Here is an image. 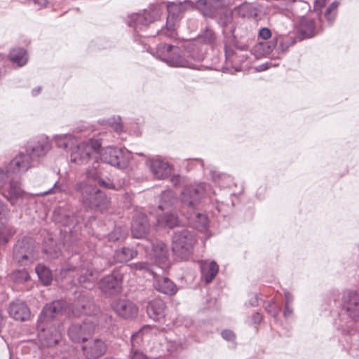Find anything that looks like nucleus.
I'll list each match as a JSON object with an SVG mask.
<instances>
[{"label": "nucleus", "mask_w": 359, "mask_h": 359, "mask_svg": "<svg viewBox=\"0 0 359 359\" xmlns=\"http://www.w3.org/2000/svg\"><path fill=\"white\" fill-rule=\"evenodd\" d=\"M65 309L66 304L62 300L53 301L44 306L37 322L40 330L38 337L42 346H54L60 341L63 328L59 317Z\"/></svg>", "instance_id": "f257e3e1"}, {"label": "nucleus", "mask_w": 359, "mask_h": 359, "mask_svg": "<svg viewBox=\"0 0 359 359\" xmlns=\"http://www.w3.org/2000/svg\"><path fill=\"white\" fill-rule=\"evenodd\" d=\"M51 144L45 135L36 137L29 141L26 145L25 153L20 152L8 165V172H25L37 163L39 158L46 155L50 150Z\"/></svg>", "instance_id": "f03ea898"}, {"label": "nucleus", "mask_w": 359, "mask_h": 359, "mask_svg": "<svg viewBox=\"0 0 359 359\" xmlns=\"http://www.w3.org/2000/svg\"><path fill=\"white\" fill-rule=\"evenodd\" d=\"M187 51L182 50L178 46L163 43L157 47L156 56L170 67L196 69L189 58L201 60L202 56L194 54L187 55Z\"/></svg>", "instance_id": "7ed1b4c3"}, {"label": "nucleus", "mask_w": 359, "mask_h": 359, "mask_svg": "<svg viewBox=\"0 0 359 359\" xmlns=\"http://www.w3.org/2000/svg\"><path fill=\"white\" fill-rule=\"evenodd\" d=\"M76 191L79 194L81 201L86 207L103 210L109 205V201L106 194L95 185L81 182L76 185Z\"/></svg>", "instance_id": "20e7f679"}, {"label": "nucleus", "mask_w": 359, "mask_h": 359, "mask_svg": "<svg viewBox=\"0 0 359 359\" xmlns=\"http://www.w3.org/2000/svg\"><path fill=\"white\" fill-rule=\"evenodd\" d=\"M196 242L193 231L187 229L176 230L172 236V250L177 257L186 260L192 254Z\"/></svg>", "instance_id": "39448f33"}, {"label": "nucleus", "mask_w": 359, "mask_h": 359, "mask_svg": "<svg viewBox=\"0 0 359 359\" xmlns=\"http://www.w3.org/2000/svg\"><path fill=\"white\" fill-rule=\"evenodd\" d=\"M101 143L98 140L90 139L76 145L71 153V161L77 165H84L99 158Z\"/></svg>", "instance_id": "423d86ee"}, {"label": "nucleus", "mask_w": 359, "mask_h": 359, "mask_svg": "<svg viewBox=\"0 0 359 359\" xmlns=\"http://www.w3.org/2000/svg\"><path fill=\"white\" fill-rule=\"evenodd\" d=\"M61 274L65 277L76 278L79 285L88 290L94 287L97 279V272L91 268L88 263L79 267L67 266L62 269Z\"/></svg>", "instance_id": "0eeeda50"}, {"label": "nucleus", "mask_w": 359, "mask_h": 359, "mask_svg": "<svg viewBox=\"0 0 359 359\" xmlns=\"http://www.w3.org/2000/svg\"><path fill=\"white\" fill-rule=\"evenodd\" d=\"M37 255L33 240L25 237L18 240L13 247V259L21 266H27L36 259Z\"/></svg>", "instance_id": "6e6552de"}, {"label": "nucleus", "mask_w": 359, "mask_h": 359, "mask_svg": "<svg viewBox=\"0 0 359 359\" xmlns=\"http://www.w3.org/2000/svg\"><path fill=\"white\" fill-rule=\"evenodd\" d=\"M176 202L174 194L170 191H163L161 195V201L158 209L162 214H158L156 219L157 224L159 226L172 228L178 224L177 217L169 212V208Z\"/></svg>", "instance_id": "1a4fd4ad"}, {"label": "nucleus", "mask_w": 359, "mask_h": 359, "mask_svg": "<svg viewBox=\"0 0 359 359\" xmlns=\"http://www.w3.org/2000/svg\"><path fill=\"white\" fill-rule=\"evenodd\" d=\"M131 159V153L126 149L112 147L105 148L100 154L99 160L118 169H126Z\"/></svg>", "instance_id": "9d476101"}, {"label": "nucleus", "mask_w": 359, "mask_h": 359, "mask_svg": "<svg viewBox=\"0 0 359 359\" xmlns=\"http://www.w3.org/2000/svg\"><path fill=\"white\" fill-rule=\"evenodd\" d=\"M210 186L205 183L190 185L184 189L181 194V201L187 206V210L196 208L201 200L208 194Z\"/></svg>", "instance_id": "9b49d317"}, {"label": "nucleus", "mask_w": 359, "mask_h": 359, "mask_svg": "<svg viewBox=\"0 0 359 359\" xmlns=\"http://www.w3.org/2000/svg\"><path fill=\"white\" fill-rule=\"evenodd\" d=\"M95 330V323L89 318L82 323H74L68 329L69 339L76 343L85 341Z\"/></svg>", "instance_id": "f8f14e48"}, {"label": "nucleus", "mask_w": 359, "mask_h": 359, "mask_svg": "<svg viewBox=\"0 0 359 359\" xmlns=\"http://www.w3.org/2000/svg\"><path fill=\"white\" fill-rule=\"evenodd\" d=\"M159 17L160 13L157 8L145 10L142 13L132 14L129 16L127 22L128 26L133 27L135 32H139L158 20Z\"/></svg>", "instance_id": "ddd939ff"}, {"label": "nucleus", "mask_w": 359, "mask_h": 359, "mask_svg": "<svg viewBox=\"0 0 359 359\" xmlns=\"http://www.w3.org/2000/svg\"><path fill=\"white\" fill-rule=\"evenodd\" d=\"M342 310L351 319V323L359 320V295L355 291L346 290L341 297Z\"/></svg>", "instance_id": "4468645a"}, {"label": "nucleus", "mask_w": 359, "mask_h": 359, "mask_svg": "<svg viewBox=\"0 0 359 359\" xmlns=\"http://www.w3.org/2000/svg\"><path fill=\"white\" fill-rule=\"evenodd\" d=\"M82 352L85 359H98L107 351L106 341L100 338H92L83 341Z\"/></svg>", "instance_id": "2eb2a0df"}, {"label": "nucleus", "mask_w": 359, "mask_h": 359, "mask_svg": "<svg viewBox=\"0 0 359 359\" xmlns=\"http://www.w3.org/2000/svg\"><path fill=\"white\" fill-rule=\"evenodd\" d=\"M166 27L158 32V34L165 35L170 38L175 36V25L182 18V6L170 3L167 6Z\"/></svg>", "instance_id": "dca6fc26"}, {"label": "nucleus", "mask_w": 359, "mask_h": 359, "mask_svg": "<svg viewBox=\"0 0 359 359\" xmlns=\"http://www.w3.org/2000/svg\"><path fill=\"white\" fill-rule=\"evenodd\" d=\"M111 308L119 317L131 320L137 316L138 307L132 301L127 299H118L113 302Z\"/></svg>", "instance_id": "f3484780"}, {"label": "nucleus", "mask_w": 359, "mask_h": 359, "mask_svg": "<svg viewBox=\"0 0 359 359\" xmlns=\"http://www.w3.org/2000/svg\"><path fill=\"white\" fill-rule=\"evenodd\" d=\"M98 286L107 295L117 294L122 288V276L119 273L107 275L99 281Z\"/></svg>", "instance_id": "a211bd4d"}, {"label": "nucleus", "mask_w": 359, "mask_h": 359, "mask_svg": "<svg viewBox=\"0 0 359 359\" xmlns=\"http://www.w3.org/2000/svg\"><path fill=\"white\" fill-rule=\"evenodd\" d=\"M147 164L154 177L156 179L163 180L171 175L172 165L159 157L149 159Z\"/></svg>", "instance_id": "6ab92c4d"}, {"label": "nucleus", "mask_w": 359, "mask_h": 359, "mask_svg": "<svg viewBox=\"0 0 359 359\" xmlns=\"http://www.w3.org/2000/svg\"><path fill=\"white\" fill-rule=\"evenodd\" d=\"M165 304L160 298L150 300L146 306L147 313L151 319L156 322L163 323L165 317Z\"/></svg>", "instance_id": "aec40b11"}, {"label": "nucleus", "mask_w": 359, "mask_h": 359, "mask_svg": "<svg viewBox=\"0 0 359 359\" xmlns=\"http://www.w3.org/2000/svg\"><path fill=\"white\" fill-rule=\"evenodd\" d=\"M150 225L144 214H139L133 217L131 224V233L133 238H144L149 231Z\"/></svg>", "instance_id": "412c9836"}, {"label": "nucleus", "mask_w": 359, "mask_h": 359, "mask_svg": "<svg viewBox=\"0 0 359 359\" xmlns=\"http://www.w3.org/2000/svg\"><path fill=\"white\" fill-rule=\"evenodd\" d=\"M186 217L189 224L197 229L200 231H205L208 227V216L196 208H192L191 210H186Z\"/></svg>", "instance_id": "4be33fe9"}, {"label": "nucleus", "mask_w": 359, "mask_h": 359, "mask_svg": "<svg viewBox=\"0 0 359 359\" xmlns=\"http://www.w3.org/2000/svg\"><path fill=\"white\" fill-rule=\"evenodd\" d=\"M317 34L315 21L308 17L302 18L297 27V36L299 40L314 36Z\"/></svg>", "instance_id": "5701e85b"}, {"label": "nucleus", "mask_w": 359, "mask_h": 359, "mask_svg": "<svg viewBox=\"0 0 359 359\" xmlns=\"http://www.w3.org/2000/svg\"><path fill=\"white\" fill-rule=\"evenodd\" d=\"M9 316L19 321H26L30 317V311L25 303L17 300L10 304L8 307Z\"/></svg>", "instance_id": "b1692460"}, {"label": "nucleus", "mask_w": 359, "mask_h": 359, "mask_svg": "<svg viewBox=\"0 0 359 359\" xmlns=\"http://www.w3.org/2000/svg\"><path fill=\"white\" fill-rule=\"evenodd\" d=\"M53 219L64 226L69 227L70 231L72 226L78 222L74 213L64 208H57L54 210Z\"/></svg>", "instance_id": "393cba45"}, {"label": "nucleus", "mask_w": 359, "mask_h": 359, "mask_svg": "<svg viewBox=\"0 0 359 359\" xmlns=\"http://www.w3.org/2000/svg\"><path fill=\"white\" fill-rule=\"evenodd\" d=\"M154 278V287L159 292L172 296L177 292V285L168 278L156 274Z\"/></svg>", "instance_id": "a878e982"}, {"label": "nucleus", "mask_w": 359, "mask_h": 359, "mask_svg": "<svg viewBox=\"0 0 359 359\" xmlns=\"http://www.w3.org/2000/svg\"><path fill=\"white\" fill-rule=\"evenodd\" d=\"M152 255L157 264L165 267L168 261V250L166 245L162 241L151 243Z\"/></svg>", "instance_id": "bb28decb"}, {"label": "nucleus", "mask_w": 359, "mask_h": 359, "mask_svg": "<svg viewBox=\"0 0 359 359\" xmlns=\"http://www.w3.org/2000/svg\"><path fill=\"white\" fill-rule=\"evenodd\" d=\"M194 6L206 18L213 19L217 15V9L210 0H197L194 3Z\"/></svg>", "instance_id": "cd10ccee"}, {"label": "nucleus", "mask_w": 359, "mask_h": 359, "mask_svg": "<svg viewBox=\"0 0 359 359\" xmlns=\"http://www.w3.org/2000/svg\"><path fill=\"white\" fill-rule=\"evenodd\" d=\"M235 11L242 18H256L258 17L260 10L255 4L245 2L236 7Z\"/></svg>", "instance_id": "c85d7f7f"}, {"label": "nucleus", "mask_w": 359, "mask_h": 359, "mask_svg": "<svg viewBox=\"0 0 359 359\" xmlns=\"http://www.w3.org/2000/svg\"><path fill=\"white\" fill-rule=\"evenodd\" d=\"M219 267L217 264L212 261L205 262L201 264V274L206 283H210L215 278L218 273Z\"/></svg>", "instance_id": "c756f323"}, {"label": "nucleus", "mask_w": 359, "mask_h": 359, "mask_svg": "<svg viewBox=\"0 0 359 359\" xmlns=\"http://www.w3.org/2000/svg\"><path fill=\"white\" fill-rule=\"evenodd\" d=\"M275 48V39H273V40L269 41H266L257 43L254 46L252 51L254 52L256 57H258L271 54Z\"/></svg>", "instance_id": "7c9ffc66"}, {"label": "nucleus", "mask_w": 359, "mask_h": 359, "mask_svg": "<svg viewBox=\"0 0 359 359\" xmlns=\"http://www.w3.org/2000/svg\"><path fill=\"white\" fill-rule=\"evenodd\" d=\"M137 255V250L133 248L123 247L115 251L114 259L115 262L125 263L133 259Z\"/></svg>", "instance_id": "2f4dec72"}, {"label": "nucleus", "mask_w": 359, "mask_h": 359, "mask_svg": "<svg viewBox=\"0 0 359 359\" xmlns=\"http://www.w3.org/2000/svg\"><path fill=\"white\" fill-rule=\"evenodd\" d=\"M9 58L13 63L19 67H22L27 62V53L22 48H13L9 53Z\"/></svg>", "instance_id": "473e14b6"}, {"label": "nucleus", "mask_w": 359, "mask_h": 359, "mask_svg": "<svg viewBox=\"0 0 359 359\" xmlns=\"http://www.w3.org/2000/svg\"><path fill=\"white\" fill-rule=\"evenodd\" d=\"M53 140L56 146L63 149L71 148L76 142V138L71 134L56 135Z\"/></svg>", "instance_id": "72a5a7b5"}, {"label": "nucleus", "mask_w": 359, "mask_h": 359, "mask_svg": "<svg viewBox=\"0 0 359 359\" xmlns=\"http://www.w3.org/2000/svg\"><path fill=\"white\" fill-rule=\"evenodd\" d=\"M102 170L103 167L99 158L95 159L92 161V166L86 170V177L89 180L97 182L103 175Z\"/></svg>", "instance_id": "f704fd0d"}, {"label": "nucleus", "mask_w": 359, "mask_h": 359, "mask_svg": "<svg viewBox=\"0 0 359 359\" xmlns=\"http://www.w3.org/2000/svg\"><path fill=\"white\" fill-rule=\"evenodd\" d=\"M36 273L39 278L46 285L50 284L52 281V273L48 268L45 265L38 264L35 268Z\"/></svg>", "instance_id": "c9c22d12"}, {"label": "nucleus", "mask_w": 359, "mask_h": 359, "mask_svg": "<svg viewBox=\"0 0 359 359\" xmlns=\"http://www.w3.org/2000/svg\"><path fill=\"white\" fill-rule=\"evenodd\" d=\"M275 39L276 47L279 53L285 52L288 48L292 46L295 41L289 36H278Z\"/></svg>", "instance_id": "e433bc0d"}, {"label": "nucleus", "mask_w": 359, "mask_h": 359, "mask_svg": "<svg viewBox=\"0 0 359 359\" xmlns=\"http://www.w3.org/2000/svg\"><path fill=\"white\" fill-rule=\"evenodd\" d=\"M128 231L126 227L116 226L114 230L107 236L109 241H118L126 238Z\"/></svg>", "instance_id": "4c0bfd02"}, {"label": "nucleus", "mask_w": 359, "mask_h": 359, "mask_svg": "<svg viewBox=\"0 0 359 359\" xmlns=\"http://www.w3.org/2000/svg\"><path fill=\"white\" fill-rule=\"evenodd\" d=\"M339 6V2L334 1L332 2L326 9L325 12L324 17L327 21L329 25H332L334 22L337 13V8Z\"/></svg>", "instance_id": "58836bf2"}, {"label": "nucleus", "mask_w": 359, "mask_h": 359, "mask_svg": "<svg viewBox=\"0 0 359 359\" xmlns=\"http://www.w3.org/2000/svg\"><path fill=\"white\" fill-rule=\"evenodd\" d=\"M199 37L205 43L212 45L215 41L216 34L212 29L206 27L204 31L201 32Z\"/></svg>", "instance_id": "ea45409f"}, {"label": "nucleus", "mask_w": 359, "mask_h": 359, "mask_svg": "<svg viewBox=\"0 0 359 359\" xmlns=\"http://www.w3.org/2000/svg\"><path fill=\"white\" fill-rule=\"evenodd\" d=\"M12 278L17 283H22L29 279V275L26 269L17 270L13 273Z\"/></svg>", "instance_id": "a19ab883"}, {"label": "nucleus", "mask_w": 359, "mask_h": 359, "mask_svg": "<svg viewBox=\"0 0 359 359\" xmlns=\"http://www.w3.org/2000/svg\"><path fill=\"white\" fill-rule=\"evenodd\" d=\"M232 19L233 15L231 12L224 11L219 15L217 22L220 26L225 27L231 22Z\"/></svg>", "instance_id": "79ce46f5"}, {"label": "nucleus", "mask_w": 359, "mask_h": 359, "mask_svg": "<svg viewBox=\"0 0 359 359\" xmlns=\"http://www.w3.org/2000/svg\"><path fill=\"white\" fill-rule=\"evenodd\" d=\"M133 268L135 270L148 271L151 274H152L154 277V276L156 275V273L154 271L152 266L146 262H140L134 263Z\"/></svg>", "instance_id": "37998d69"}, {"label": "nucleus", "mask_w": 359, "mask_h": 359, "mask_svg": "<svg viewBox=\"0 0 359 359\" xmlns=\"http://www.w3.org/2000/svg\"><path fill=\"white\" fill-rule=\"evenodd\" d=\"M65 186L63 184L56 182L55 183L54 186L50 189L48 191H45L43 193H41L37 194L38 196H46L48 194H57L61 193L62 191H65Z\"/></svg>", "instance_id": "c03bdc74"}, {"label": "nucleus", "mask_w": 359, "mask_h": 359, "mask_svg": "<svg viewBox=\"0 0 359 359\" xmlns=\"http://www.w3.org/2000/svg\"><path fill=\"white\" fill-rule=\"evenodd\" d=\"M264 307L266 312L272 317L276 318L278 316L280 309L274 303L269 302L266 303Z\"/></svg>", "instance_id": "a18cd8bd"}, {"label": "nucleus", "mask_w": 359, "mask_h": 359, "mask_svg": "<svg viewBox=\"0 0 359 359\" xmlns=\"http://www.w3.org/2000/svg\"><path fill=\"white\" fill-rule=\"evenodd\" d=\"M9 209L7 205L4 204L0 200V223L3 224L4 221H6L9 216Z\"/></svg>", "instance_id": "49530a36"}, {"label": "nucleus", "mask_w": 359, "mask_h": 359, "mask_svg": "<svg viewBox=\"0 0 359 359\" xmlns=\"http://www.w3.org/2000/svg\"><path fill=\"white\" fill-rule=\"evenodd\" d=\"M96 182L103 188L115 189L114 184L111 180L107 177L103 178L102 176Z\"/></svg>", "instance_id": "de8ad7c7"}, {"label": "nucleus", "mask_w": 359, "mask_h": 359, "mask_svg": "<svg viewBox=\"0 0 359 359\" xmlns=\"http://www.w3.org/2000/svg\"><path fill=\"white\" fill-rule=\"evenodd\" d=\"M130 359H149V358L142 351L135 348V345L133 344Z\"/></svg>", "instance_id": "09e8293b"}, {"label": "nucleus", "mask_w": 359, "mask_h": 359, "mask_svg": "<svg viewBox=\"0 0 359 359\" xmlns=\"http://www.w3.org/2000/svg\"><path fill=\"white\" fill-rule=\"evenodd\" d=\"M91 306H93V305L91 304L89 301L86 304H79L78 306L80 307L81 309H79L78 311H76V309H77L76 308L75 309H73V313H78V314L90 315V312L88 311V307L90 308Z\"/></svg>", "instance_id": "8fccbe9b"}, {"label": "nucleus", "mask_w": 359, "mask_h": 359, "mask_svg": "<svg viewBox=\"0 0 359 359\" xmlns=\"http://www.w3.org/2000/svg\"><path fill=\"white\" fill-rule=\"evenodd\" d=\"M259 36L266 41L271 36V32L266 27L262 28L259 32Z\"/></svg>", "instance_id": "3c124183"}, {"label": "nucleus", "mask_w": 359, "mask_h": 359, "mask_svg": "<svg viewBox=\"0 0 359 359\" xmlns=\"http://www.w3.org/2000/svg\"><path fill=\"white\" fill-rule=\"evenodd\" d=\"M222 337L226 341H233L235 339L234 333L229 330H225L222 332Z\"/></svg>", "instance_id": "603ef678"}, {"label": "nucleus", "mask_w": 359, "mask_h": 359, "mask_svg": "<svg viewBox=\"0 0 359 359\" xmlns=\"http://www.w3.org/2000/svg\"><path fill=\"white\" fill-rule=\"evenodd\" d=\"M272 66H276V65L273 64L271 62H266L265 63L261 64L256 67L257 72H263L268 69L269 67Z\"/></svg>", "instance_id": "864d4df0"}, {"label": "nucleus", "mask_w": 359, "mask_h": 359, "mask_svg": "<svg viewBox=\"0 0 359 359\" xmlns=\"http://www.w3.org/2000/svg\"><path fill=\"white\" fill-rule=\"evenodd\" d=\"M327 0H315L314 1V10L318 13L322 8L325 5Z\"/></svg>", "instance_id": "5fc2aeb1"}, {"label": "nucleus", "mask_w": 359, "mask_h": 359, "mask_svg": "<svg viewBox=\"0 0 359 359\" xmlns=\"http://www.w3.org/2000/svg\"><path fill=\"white\" fill-rule=\"evenodd\" d=\"M293 313V309L291 305L285 304L283 316L285 318H289Z\"/></svg>", "instance_id": "6e6d98bb"}, {"label": "nucleus", "mask_w": 359, "mask_h": 359, "mask_svg": "<svg viewBox=\"0 0 359 359\" xmlns=\"http://www.w3.org/2000/svg\"><path fill=\"white\" fill-rule=\"evenodd\" d=\"M262 316L258 312L255 313L252 316V322L254 324H259L262 321Z\"/></svg>", "instance_id": "4d7b16f0"}, {"label": "nucleus", "mask_w": 359, "mask_h": 359, "mask_svg": "<svg viewBox=\"0 0 359 359\" xmlns=\"http://www.w3.org/2000/svg\"><path fill=\"white\" fill-rule=\"evenodd\" d=\"M212 4L216 7L217 9L222 8L226 6L224 0H210Z\"/></svg>", "instance_id": "13d9d810"}, {"label": "nucleus", "mask_w": 359, "mask_h": 359, "mask_svg": "<svg viewBox=\"0 0 359 359\" xmlns=\"http://www.w3.org/2000/svg\"><path fill=\"white\" fill-rule=\"evenodd\" d=\"M293 302V296L290 292L285 293V304L292 305Z\"/></svg>", "instance_id": "bf43d9fd"}, {"label": "nucleus", "mask_w": 359, "mask_h": 359, "mask_svg": "<svg viewBox=\"0 0 359 359\" xmlns=\"http://www.w3.org/2000/svg\"><path fill=\"white\" fill-rule=\"evenodd\" d=\"M258 304V297L257 294H255L250 300L249 305L251 306H256Z\"/></svg>", "instance_id": "052dcab7"}, {"label": "nucleus", "mask_w": 359, "mask_h": 359, "mask_svg": "<svg viewBox=\"0 0 359 359\" xmlns=\"http://www.w3.org/2000/svg\"><path fill=\"white\" fill-rule=\"evenodd\" d=\"M235 48L237 50H240L242 51H246L248 50V46L245 43L239 44V43H236L235 44Z\"/></svg>", "instance_id": "680f3d73"}, {"label": "nucleus", "mask_w": 359, "mask_h": 359, "mask_svg": "<svg viewBox=\"0 0 359 359\" xmlns=\"http://www.w3.org/2000/svg\"><path fill=\"white\" fill-rule=\"evenodd\" d=\"M113 128L118 133H120L123 130V126L122 123L120 122L116 123L114 126H113Z\"/></svg>", "instance_id": "e2e57ef3"}, {"label": "nucleus", "mask_w": 359, "mask_h": 359, "mask_svg": "<svg viewBox=\"0 0 359 359\" xmlns=\"http://www.w3.org/2000/svg\"><path fill=\"white\" fill-rule=\"evenodd\" d=\"M225 55L226 57L228 58H230L231 57H233L234 55V52L227 47L225 48Z\"/></svg>", "instance_id": "0e129e2a"}, {"label": "nucleus", "mask_w": 359, "mask_h": 359, "mask_svg": "<svg viewBox=\"0 0 359 359\" xmlns=\"http://www.w3.org/2000/svg\"><path fill=\"white\" fill-rule=\"evenodd\" d=\"M41 87H37L36 88H34L32 90V94L33 96H36L37 95H39L41 92Z\"/></svg>", "instance_id": "69168bd1"}, {"label": "nucleus", "mask_w": 359, "mask_h": 359, "mask_svg": "<svg viewBox=\"0 0 359 359\" xmlns=\"http://www.w3.org/2000/svg\"><path fill=\"white\" fill-rule=\"evenodd\" d=\"M351 326H352V325H347L346 327H342V329H343L344 330H347V331H348V332L350 334H354V332H355L357 331V329H355V330H354V332H353V329L349 330V327H350Z\"/></svg>", "instance_id": "338daca9"}, {"label": "nucleus", "mask_w": 359, "mask_h": 359, "mask_svg": "<svg viewBox=\"0 0 359 359\" xmlns=\"http://www.w3.org/2000/svg\"><path fill=\"white\" fill-rule=\"evenodd\" d=\"M8 237L3 236L1 233H0V243H6L8 242Z\"/></svg>", "instance_id": "774afa93"}]
</instances>
